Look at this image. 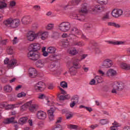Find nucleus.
<instances>
[{
	"mask_svg": "<svg viewBox=\"0 0 130 130\" xmlns=\"http://www.w3.org/2000/svg\"><path fill=\"white\" fill-rule=\"evenodd\" d=\"M69 53L71 55H76L77 54V50L75 48L72 49L70 51Z\"/></svg>",
	"mask_w": 130,
	"mask_h": 130,
	"instance_id": "e433bc0d",
	"label": "nucleus"
},
{
	"mask_svg": "<svg viewBox=\"0 0 130 130\" xmlns=\"http://www.w3.org/2000/svg\"><path fill=\"white\" fill-rule=\"evenodd\" d=\"M52 130H62L61 125L57 124L52 128Z\"/></svg>",
	"mask_w": 130,
	"mask_h": 130,
	"instance_id": "c85d7f7f",
	"label": "nucleus"
},
{
	"mask_svg": "<svg viewBox=\"0 0 130 130\" xmlns=\"http://www.w3.org/2000/svg\"><path fill=\"white\" fill-rule=\"evenodd\" d=\"M46 88V85L42 81H40L35 85V89L37 92H43Z\"/></svg>",
	"mask_w": 130,
	"mask_h": 130,
	"instance_id": "0eeeda50",
	"label": "nucleus"
},
{
	"mask_svg": "<svg viewBox=\"0 0 130 130\" xmlns=\"http://www.w3.org/2000/svg\"><path fill=\"white\" fill-rule=\"evenodd\" d=\"M95 82H97L98 83H102V78L99 76H95L94 77Z\"/></svg>",
	"mask_w": 130,
	"mask_h": 130,
	"instance_id": "f704fd0d",
	"label": "nucleus"
},
{
	"mask_svg": "<svg viewBox=\"0 0 130 130\" xmlns=\"http://www.w3.org/2000/svg\"><path fill=\"white\" fill-rule=\"evenodd\" d=\"M73 19L82 21L85 19V15L84 14H73Z\"/></svg>",
	"mask_w": 130,
	"mask_h": 130,
	"instance_id": "dca6fc26",
	"label": "nucleus"
},
{
	"mask_svg": "<svg viewBox=\"0 0 130 130\" xmlns=\"http://www.w3.org/2000/svg\"><path fill=\"white\" fill-rule=\"evenodd\" d=\"M0 43L2 45H7V43H8V39L1 41Z\"/></svg>",
	"mask_w": 130,
	"mask_h": 130,
	"instance_id": "37998d69",
	"label": "nucleus"
},
{
	"mask_svg": "<svg viewBox=\"0 0 130 130\" xmlns=\"http://www.w3.org/2000/svg\"><path fill=\"white\" fill-rule=\"evenodd\" d=\"M108 26L115 27V28H120V25L115 22H108Z\"/></svg>",
	"mask_w": 130,
	"mask_h": 130,
	"instance_id": "393cba45",
	"label": "nucleus"
},
{
	"mask_svg": "<svg viewBox=\"0 0 130 130\" xmlns=\"http://www.w3.org/2000/svg\"><path fill=\"white\" fill-rule=\"evenodd\" d=\"M123 130H130V126H126L124 127Z\"/></svg>",
	"mask_w": 130,
	"mask_h": 130,
	"instance_id": "774afa93",
	"label": "nucleus"
},
{
	"mask_svg": "<svg viewBox=\"0 0 130 130\" xmlns=\"http://www.w3.org/2000/svg\"><path fill=\"white\" fill-rule=\"evenodd\" d=\"M56 67V64H55V63H51L49 68L50 69H55V67Z\"/></svg>",
	"mask_w": 130,
	"mask_h": 130,
	"instance_id": "de8ad7c7",
	"label": "nucleus"
},
{
	"mask_svg": "<svg viewBox=\"0 0 130 130\" xmlns=\"http://www.w3.org/2000/svg\"><path fill=\"white\" fill-rule=\"evenodd\" d=\"M34 9H35L36 11H39L41 8H40V6L36 5L34 6Z\"/></svg>",
	"mask_w": 130,
	"mask_h": 130,
	"instance_id": "6e6d98bb",
	"label": "nucleus"
},
{
	"mask_svg": "<svg viewBox=\"0 0 130 130\" xmlns=\"http://www.w3.org/2000/svg\"><path fill=\"white\" fill-rule=\"evenodd\" d=\"M98 126H99L98 124H94L90 125V128H92V129H94V128H96V127H98Z\"/></svg>",
	"mask_w": 130,
	"mask_h": 130,
	"instance_id": "4d7b16f0",
	"label": "nucleus"
},
{
	"mask_svg": "<svg viewBox=\"0 0 130 130\" xmlns=\"http://www.w3.org/2000/svg\"><path fill=\"white\" fill-rule=\"evenodd\" d=\"M123 11L121 9H114L112 13V16L114 18H119L122 15Z\"/></svg>",
	"mask_w": 130,
	"mask_h": 130,
	"instance_id": "9d476101",
	"label": "nucleus"
},
{
	"mask_svg": "<svg viewBox=\"0 0 130 130\" xmlns=\"http://www.w3.org/2000/svg\"><path fill=\"white\" fill-rule=\"evenodd\" d=\"M21 22L22 24H24V25H28V24H29V22H30V16H26L23 17L21 19Z\"/></svg>",
	"mask_w": 130,
	"mask_h": 130,
	"instance_id": "f3484780",
	"label": "nucleus"
},
{
	"mask_svg": "<svg viewBox=\"0 0 130 130\" xmlns=\"http://www.w3.org/2000/svg\"><path fill=\"white\" fill-rule=\"evenodd\" d=\"M121 68L123 70H130V66L128 65L126 63H121Z\"/></svg>",
	"mask_w": 130,
	"mask_h": 130,
	"instance_id": "b1692460",
	"label": "nucleus"
},
{
	"mask_svg": "<svg viewBox=\"0 0 130 130\" xmlns=\"http://www.w3.org/2000/svg\"><path fill=\"white\" fill-rule=\"evenodd\" d=\"M37 117L39 119H45L46 113L42 111H38L37 113Z\"/></svg>",
	"mask_w": 130,
	"mask_h": 130,
	"instance_id": "f8f14e48",
	"label": "nucleus"
},
{
	"mask_svg": "<svg viewBox=\"0 0 130 130\" xmlns=\"http://www.w3.org/2000/svg\"><path fill=\"white\" fill-rule=\"evenodd\" d=\"M94 50H95V53L99 54V53H101V50L99 49V48H97V47L95 48L94 49Z\"/></svg>",
	"mask_w": 130,
	"mask_h": 130,
	"instance_id": "864d4df0",
	"label": "nucleus"
},
{
	"mask_svg": "<svg viewBox=\"0 0 130 130\" xmlns=\"http://www.w3.org/2000/svg\"><path fill=\"white\" fill-rule=\"evenodd\" d=\"M106 9L104 6H102L101 5H95L94 8L92 9V12L94 13H101V12H103L105 11Z\"/></svg>",
	"mask_w": 130,
	"mask_h": 130,
	"instance_id": "9b49d317",
	"label": "nucleus"
},
{
	"mask_svg": "<svg viewBox=\"0 0 130 130\" xmlns=\"http://www.w3.org/2000/svg\"><path fill=\"white\" fill-rule=\"evenodd\" d=\"M56 50V49H55L54 47H49L47 49V51L49 53H55Z\"/></svg>",
	"mask_w": 130,
	"mask_h": 130,
	"instance_id": "a878e982",
	"label": "nucleus"
},
{
	"mask_svg": "<svg viewBox=\"0 0 130 130\" xmlns=\"http://www.w3.org/2000/svg\"><path fill=\"white\" fill-rule=\"evenodd\" d=\"M123 15L125 17H129L130 16V10L129 9H126L123 11Z\"/></svg>",
	"mask_w": 130,
	"mask_h": 130,
	"instance_id": "7c9ffc66",
	"label": "nucleus"
},
{
	"mask_svg": "<svg viewBox=\"0 0 130 130\" xmlns=\"http://www.w3.org/2000/svg\"><path fill=\"white\" fill-rule=\"evenodd\" d=\"M58 97L59 98V100H66L65 96L63 95H60V94H58Z\"/></svg>",
	"mask_w": 130,
	"mask_h": 130,
	"instance_id": "603ef678",
	"label": "nucleus"
},
{
	"mask_svg": "<svg viewBox=\"0 0 130 130\" xmlns=\"http://www.w3.org/2000/svg\"><path fill=\"white\" fill-rule=\"evenodd\" d=\"M12 90H13V89L10 85H6L4 87V91L6 92L10 93V92H12Z\"/></svg>",
	"mask_w": 130,
	"mask_h": 130,
	"instance_id": "bb28decb",
	"label": "nucleus"
},
{
	"mask_svg": "<svg viewBox=\"0 0 130 130\" xmlns=\"http://www.w3.org/2000/svg\"><path fill=\"white\" fill-rule=\"evenodd\" d=\"M98 3L102 6H105L108 4V0H98Z\"/></svg>",
	"mask_w": 130,
	"mask_h": 130,
	"instance_id": "c756f323",
	"label": "nucleus"
},
{
	"mask_svg": "<svg viewBox=\"0 0 130 130\" xmlns=\"http://www.w3.org/2000/svg\"><path fill=\"white\" fill-rule=\"evenodd\" d=\"M29 75L30 78H35L37 76V71L34 68H30L29 69Z\"/></svg>",
	"mask_w": 130,
	"mask_h": 130,
	"instance_id": "ddd939ff",
	"label": "nucleus"
},
{
	"mask_svg": "<svg viewBox=\"0 0 130 130\" xmlns=\"http://www.w3.org/2000/svg\"><path fill=\"white\" fill-rule=\"evenodd\" d=\"M112 87V93L113 94H117V91H122L125 88V85L122 82H115Z\"/></svg>",
	"mask_w": 130,
	"mask_h": 130,
	"instance_id": "20e7f679",
	"label": "nucleus"
},
{
	"mask_svg": "<svg viewBox=\"0 0 130 130\" xmlns=\"http://www.w3.org/2000/svg\"><path fill=\"white\" fill-rule=\"evenodd\" d=\"M7 51V53H8V54H10L11 55H12V54L14 53V50H13V48H11V47H8Z\"/></svg>",
	"mask_w": 130,
	"mask_h": 130,
	"instance_id": "c9c22d12",
	"label": "nucleus"
},
{
	"mask_svg": "<svg viewBox=\"0 0 130 130\" xmlns=\"http://www.w3.org/2000/svg\"><path fill=\"white\" fill-rule=\"evenodd\" d=\"M27 56L31 60L36 61L40 58V53L38 52L29 51Z\"/></svg>",
	"mask_w": 130,
	"mask_h": 130,
	"instance_id": "423d86ee",
	"label": "nucleus"
},
{
	"mask_svg": "<svg viewBox=\"0 0 130 130\" xmlns=\"http://www.w3.org/2000/svg\"><path fill=\"white\" fill-rule=\"evenodd\" d=\"M15 117H11L10 118H7V119H5L3 122V123L5 124H10V123H19V124H21L23 125V124H25L28 121V117H22L20 118L18 122L17 121H15Z\"/></svg>",
	"mask_w": 130,
	"mask_h": 130,
	"instance_id": "f257e3e1",
	"label": "nucleus"
},
{
	"mask_svg": "<svg viewBox=\"0 0 130 130\" xmlns=\"http://www.w3.org/2000/svg\"><path fill=\"white\" fill-rule=\"evenodd\" d=\"M110 129L111 130H117V127L113 125L110 127Z\"/></svg>",
	"mask_w": 130,
	"mask_h": 130,
	"instance_id": "0e129e2a",
	"label": "nucleus"
},
{
	"mask_svg": "<svg viewBox=\"0 0 130 130\" xmlns=\"http://www.w3.org/2000/svg\"><path fill=\"white\" fill-rule=\"evenodd\" d=\"M37 64H38L39 66H43V61L41 60H38L37 62H36Z\"/></svg>",
	"mask_w": 130,
	"mask_h": 130,
	"instance_id": "3c124183",
	"label": "nucleus"
},
{
	"mask_svg": "<svg viewBox=\"0 0 130 130\" xmlns=\"http://www.w3.org/2000/svg\"><path fill=\"white\" fill-rule=\"evenodd\" d=\"M10 60V59L8 58H6V59L4 60V64H8L9 61Z\"/></svg>",
	"mask_w": 130,
	"mask_h": 130,
	"instance_id": "bf43d9fd",
	"label": "nucleus"
},
{
	"mask_svg": "<svg viewBox=\"0 0 130 130\" xmlns=\"http://www.w3.org/2000/svg\"><path fill=\"white\" fill-rule=\"evenodd\" d=\"M38 98L39 99H44V98H46V95L43 93H40Z\"/></svg>",
	"mask_w": 130,
	"mask_h": 130,
	"instance_id": "c03bdc74",
	"label": "nucleus"
},
{
	"mask_svg": "<svg viewBox=\"0 0 130 130\" xmlns=\"http://www.w3.org/2000/svg\"><path fill=\"white\" fill-rule=\"evenodd\" d=\"M16 64H17V60L12 59L8 63V69H14L16 67Z\"/></svg>",
	"mask_w": 130,
	"mask_h": 130,
	"instance_id": "2eb2a0df",
	"label": "nucleus"
},
{
	"mask_svg": "<svg viewBox=\"0 0 130 130\" xmlns=\"http://www.w3.org/2000/svg\"><path fill=\"white\" fill-rule=\"evenodd\" d=\"M49 119L50 120H53V114L49 115Z\"/></svg>",
	"mask_w": 130,
	"mask_h": 130,
	"instance_id": "338daca9",
	"label": "nucleus"
},
{
	"mask_svg": "<svg viewBox=\"0 0 130 130\" xmlns=\"http://www.w3.org/2000/svg\"><path fill=\"white\" fill-rule=\"evenodd\" d=\"M75 45H78V46H83V45H85V44H84V42H83L82 41H80V42L75 43Z\"/></svg>",
	"mask_w": 130,
	"mask_h": 130,
	"instance_id": "79ce46f5",
	"label": "nucleus"
},
{
	"mask_svg": "<svg viewBox=\"0 0 130 130\" xmlns=\"http://www.w3.org/2000/svg\"><path fill=\"white\" fill-rule=\"evenodd\" d=\"M74 116V115L69 114V115H66V118L67 119H71Z\"/></svg>",
	"mask_w": 130,
	"mask_h": 130,
	"instance_id": "5fc2aeb1",
	"label": "nucleus"
},
{
	"mask_svg": "<svg viewBox=\"0 0 130 130\" xmlns=\"http://www.w3.org/2000/svg\"><path fill=\"white\" fill-rule=\"evenodd\" d=\"M49 52H48V51H45L43 52V56H48V54H49Z\"/></svg>",
	"mask_w": 130,
	"mask_h": 130,
	"instance_id": "e2e57ef3",
	"label": "nucleus"
},
{
	"mask_svg": "<svg viewBox=\"0 0 130 130\" xmlns=\"http://www.w3.org/2000/svg\"><path fill=\"white\" fill-rule=\"evenodd\" d=\"M111 43H112L114 45H120V44H123V43H124V42H121V41H117V42H111Z\"/></svg>",
	"mask_w": 130,
	"mask_h": 130,
	"instance_id": "a19ab883",
	"label": "nucleus"
},
{
	"mask_svg": "<svg viewBox=\"0 0 130 130\" xmlns=\"http://www.w3.org/2000/svg\"><path fill=\"white\" fill-rule=\"evenodd\" d=\"M45 34V32H38V37H40L42 40H45V39H46V37H44Z\"/></svg>",
	"mask_w": 130,
	"mask_h": 130,
	"instance_id": "cd10ccee",
	"label": "nucleus"
},
{
	"mask_svg": "<svg viewBox=\"0 0 130 130\" xmlns=\"http://www.w3.org/2000/svg\"><path fill=\"white\" fill-rule=\"evenodd\" d=\"M77 103H76V102H74V101H73V102H72V103H71V104H70V107H71L72 108H73V107H74V106H75V105H76V104Z\"/></svg>",
	"mask_w": 130,
	"mask_h": 130,
	"instance_id": "680f3d73",
	"label": "nucleus"
},
{
	"mask_svg": "<svg viewBox=\"0 0 130 130\" xmlns=\"http://www.w3.org/2000/svg\"><path fill=\"white\" fill-rule=\"evenodd\" d=\"M54 113V111L53 110V108H51L50 110H48V115H51L53 114Z\"/></svg>",
	"mask_w": 130,
	"mask_h": 130,
	"instance_id": "a18cd8bd",
	"label": "nucleus"
},
{
	"mask_svg": "<svg viewBox=\"0 0 130 130\" xmlns=\"http://www.w3.org/2000/svg\"><path fill=\"white\" fill-rule=\"evenodd\" d=\"M46 28L47 30H50V29H52V28H53V24H48V25L46 26Z\"/></svg>",
	"mask_w": 130,
	"mask_h": 130,
	"instance_id": "49530a36",
	"label": "nucleus"
},
{
	"mask_svg": "<svg viewBox=\"0 0 130 130\" xmlns=\"http://www.w3.org/2000/svg\"><path fill=\"white\" fill-rule=\"evenodd\" d=\"M96 83V80L95 78L91 79V80L89 82V85H95V83Z\"/></svg>",
	"mask_w": 130,
	"mask_h": 130,
	"instance_id": "8fccbe9b",
	"label": "nucleus"
},
{
	"mask_svg": "<svg viewBox=\"0 0 130 130\" xmlns=\"http://www.w3.org/2000/svg\"><path fill=\"white\" fill-rule=\"evenodd\" d=\"M20 23H21V21L19 19L10 18L4 21L3 24L6 27H11L13 28V29H16V28L19 27Z\"/></svg>",
	"mask_w": 130,
	"mask_h": 130,
	"instance_id": "f03ea898",
	"label": "nucleus"
},
{
	"mask_svg": "<svg viewBox=\"0 0 130 130\" xmlns=\"http://www.w3.org/2000/svg\"><path fill=\"white\" fill-rule=\"evenodd\" d=\"M81 1L80 0H72L70 3L72 6H76L77 5H79Z\"/></svg>",
	"mask_w": 130,
	"mask_h": 130,
	"instance_id": "72a5a7b5",
	"label": "nucleus"
},
{
	"mask_svg": "<svg viewBox=\"0 0 130 130\" xmlns=\"http://www.w3.org/2000/svg\"><path fill=\"white\" fill-rule=\"evenodd\" d=\"M88 12L87 10V5L86 4H82L81 6V9L79 11V13H82V14H86Z\"/></svg>",
	"mask_w": 130,
	"mask_h": 130,
	"instance_id": "aec40b11",
	"label": "nucleus"
},
{
	"mask_svg": "<svg viewBox=\"0 0 130 130\" xmlns=\"http://www.w3.org/2000/svg\"><path fill=\"white\" fill-rule=\"evenodd\" d=\"M109 19V14L108 13H106V14L102 18L103 21H105Z\"/></svg>",
	"mask_w": 130,
	"mask_h": 130,
	"instance_id": "4c0bfd02",
	"label": "nucleus"
},
{
	"mask_svg": "<svg viewBox=\"0 0 130 130\" xmlns=\"http://www.w3.org/2000/svg\"><path fill=\"white\" fill-rule=\"evenodd\" d=\"M10 6L11 7H15V6H16V3L15 2V1L11 2L10 3Z\"/></svg>",
	"mask_w": 130,
	"mask_h": 130,
	"instance_id": "052dcab7",
	"label": "nucleus"
},
{
	"mask_svg": "<svg viewBox=\"0 0 130 130\" xmlns=\"http://www.w3.org/2000/svg\"><path fill=\"white\" fill-rule=\"evenodd\" d=\"M105 61L108 63H107V64L105 65L103 64V66H104L105 68H109V67H111V66L113 64V63H112V62L109 59H106Z\"/></svg>",
	"mask_w": 130,
	"mask_h": 130,
	"instance_id": "5701e85b",
	"label": "nucleus"
},
{
	"mask_svg": "<svg viewBox=\"0 0 130 130\" xmlns=\"http://www.w3.org/2000/svg\"><path fill=\"white\" fill-rule=\"evenodd\" d=\"M0 107H7L6 109H11V108H16L17 106H16V105H6L2 104Z\"/></svg>",
	"mask_w": 130,
	"mask_h": 130,
	"instance_id": "412c9836",
	"label": "nucleus"
},
{
	"mask_svg": "<svg viewBox=\"0 0 130 130\" xmlns=\"http://www.w3.org/2000/svg\"><path fill=\"white\" fill-rule=\"evenodd\" d=\"M26 37L29 41H33L38 37V33L36 34L32 30L29 31L26 35Z\"/></svg>",
	"mask_w": 130,
	"mask_h": 130,
	"instance_id": "1a4fd4ad",
	"label": "nucleus"
},
{
	"mask_svg": "<svg viewBox=\"0 0 130 130\" xmlns=\"http://www.w3.org/2000/svg\"><path fill=\"white\" fill-rule=\"evenodd\" d=\"M72 100H75L74 101L76 103H78V102H79V95H74V96H73Z\"/></svg>",
	"mask_w": 130,
	"mask_h": 130,
	"instance_id": "58836bf2",
	"label": "nucleus"
},
{
	"mask_svg": "<svg viewBox=\"0 0 130 130\" xmlns=\"http://www.w3.org/2000/svg\"><path fill=\"white\" fill-rule=\"evenodd\" d=\"M17 97L18 98H21V97H26V93L24 92H21L17 94Z\"/></svg>",
	"mask_w": 130,
	"mask_h": 130,
	"instance_id": "ea45409f",
	"label": "nucleus"
},
{
	"mask_svg": "<svg viewBox=\"0 0 130 130\" xmlns=\"http://www.w3.org/2000/svg\"><path fill=\"white\" fill-rule=\"evenodd\" d=\"M71 23L69 22H63L59 25V29L62 32H69L71 29Z\"/></svg>",
	"mask_w": 130,
	"mask_h": 130,
	"instance_id": "39448f33",
	"label": "nucleus"
},
{
	"mask_svg": "<svg viewBox=\"0 0 130 130\" xmlns=\"http://www.w3.org/2000/svg\"><path fill=\"white\" fill-rule=\"evenodd\" d=\"M28 107H29L28 109L31 112H34V111H36L38 109V106L36 104L32 105V101H30L21 107V110H25Z\"/></svg>",
	"mask_w": 130,
	"mask_h": 130,
	"instance_id": "7ed1b4c3",
	"label": "nucleus"
},
{
	"mask_svg": "<svg viewBox=\"0 0 130 130\" xmlns=\"http://www.w3.org/2000/svg\"><path fill=\"white\" fill-rule=\"evenodd\" d=\"M85 109H86L87 111H89V112L93 111V109L91 107H85Z\"/></svg>",
	"mask_w": 130,
	"mask_h": 130,
	"instance_id": "13d9d810",
	"label": "nucleus"
},
{
	"mask_svg": "<svg viewBox=\"0 0 130 130\" xmlns=\"http://www.w3.org/2000/svg\"><path fill=\"white\" fill-rule=\"evenodd\" d=\"M78 125L74 124L68 125V128L70 129H78Z\"/></svg>",
	"mask_w": 130,
	"mask_h": 130,
	"instance_id": "2f4dec72",
	"label": "nucleus"
},
{
	"mask_svg": "<svg viewBox=\"0 0 130 130\" xmlns=\"http://www.w3.org/2000/svg\"><path fill=\"white\" fill-rule=\"evenodd\" d=\"M60 85L64 89H67V88H68V83H67L66 81H62L60 82Z\"/></svg>",
	"mask_w": 130,
	"mask_h": 130,
	"instance_id": "473e14b6",
	"label": "nucleus"
},
{
	"mask_svg": "<svg viewBox=\"0 0 130 130\" xmlns=\"http://www.w3.org/2000/svg\"><path fill=\"white\" fill-rule=\"evenodd\" d=\"M60 122H61V117H59L57 119L56 123H60Z\"/></svg>",
	"mask_w": 130,
	"mask_h": 130,
	"instance_id": "69168bd1",
	"label": "nucleus"
},
{
	"mask_svg": "<svg viewBox=\"0 0 130 130\" xmlns=\"http://www.w3.org/2000/svg\"><path fill=\"white\" fill-rule=\"evenodd\" d=\"M8 0H0V9H5L7 8V2Z\"/></svg>",
	"mask_w": 130,
	"mask_h": 130,
	"instance_id": "4be33fe9",
	"label": "nucleus"
},
{
	"mask_svg": "<svg viewBox=\"0 0 130 130\" xmlns=\"http://www.w3.org/2000/svg\"><path fill=\"white\" fill-rule=\"evenodd\" d=\"M40 49H41V47L40 46V44L38 43L31 44L28 47L29 52L32 51V52H36V51H38V50H40Z\"/></svg>",
	"mask_w": 130,
	"mask_h": 130,
	"instance_id": "6e6552de",
	"label": "nucleus"
},
{
	"mask_svg": "<svg viewBox=\"0 0 130 130\" xmlns=\"http://www.w3.org/2000/svg\"><path fill=\"white\" fill-rule=\"evenodd\" d=\"M79 64H78L76 62H73V66L71 67L69 69V71L70 72L71 75H74V74H73V73H74V72H76V70L77 69H79Z\"/></svg>",
	"mask_w": 130,
	"mask_h": 130,
	"instance_id": "4468645a",
	"label": "nucleus"
},
{
	"mask_svg": "<svg viewBox=\"0 0 130 130\" xmlns=\"http://www.w3.org/2000/svg\"><path fill=\"white\" fill-rule=\"evenodd\" d=\"M71 33L73 34V35H81V31L79 30L77 27H73L71 29Z\"/></svg>",
	"mask_w": 130,
	"mask_h": 130,
	"instance_id": "a211bd4d",
	"label": "nucleus"
},
{
	"mask_svg": "<svg viewBox=\"0 0 130 130\" xmlns=\"http://www.w3.org/2000/svg\"><path fill=\"white\" fill-rule=\"evenodd\" d=\"M100 123L102 125L106 124V123H107V121H106V119H102L100 120Z\"/></svg>",
	"mask_w": 130,
	"mask_h": 130,
	"instance_id": "09e8293b",
	"label": "nucleus"
},
{
	"mask_svg": "<svg viewBox=\"0 0 130 130\" xmlns=\"http://www.w3.org/2000/svg\"><path fill=\"white\" fill-rule=\"evenodd\" d=\"M116 72L113 69H110L107 72V76L108 77H110V76H116Z\"/></svg>",
	"mask_w": 130,
	"mask_h": 130,
	"instance_id": "6ab92c4d",
	"label": "nucleus"
}]
</instances>
